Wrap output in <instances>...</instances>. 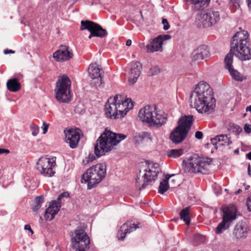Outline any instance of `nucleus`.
<instances>
[{
  "label": "nucleus",
  "instance_id": "24",
  "mask_svg": "<svg viewBox=\"0 0 251 251\" xmlns=\"http://www.w3.org/2000/svg\"><path fill=\"white\" fill-rule=\"evenodd\" d=\"M60 207L61 204L60 203L52 201L45 211L44 214L45 220L49 221H51L59 211Z\"/></svg>",
  "mask_w": 251,
  "mask_h": 251
},
{
  "label": "nucleus",
  "instance_id": "46",
  "mask_svg": "<svg viewBox=\"0 0 251 251\" xmlns=\"http://www.w3.org/2000/svg\"><path fill=\"white\" fill-rule=\"evenodd\" d=\"M24 229L25 230H28L29 232H31V233L32 234L33 233V231L32 230V229H31L30 225H26L25 226V227H24Z\"/></svg>",
  "mask_w": 251,
  "mask_h": 251
},
{
  "label": "nucleus",
  "instance_id": "3",
  "mask_svg": "<svg viewBox=\"0 0 251 251\" xmlns=\"http://www.w3.org/2000/svg\"><path fill=\"white\" fill-rule=\"evenodd\" d=\"M133 107L131 99H124L122 95H117L108 99L105 105V114L110 119L122 118Z\"/></svg>",
  "mask_w": 251,
  "mask_h": 251
},
{
  "label": "nucleus",
  "instance_id": "34",
  "mask_svg": "<svg viewBox=\"0 0 251 251\" xmlns=\"http://www.w3.org/2000/svg\"><path fill=\"white\" fill-rule=\"evenodd\" d=\"M148 133L147 132H141L136 134L134 137V141L137 143L141 142L147 136Z\"/></svg>",
  "mask_w": 251,
  "mask_h": 251
},
{
  "label": "nucleus",
  "instance_id": "14",
  "mask_svg": "<svg viewBox=\"0 0 251 251\" xmlns=\"http://www.w3.org/2000/svg\"><path fill=\"white\" fill-rule=\"evenodd\" d=\"M81 30L87 29L91 34L89 38L92 37H103L106 35L107 32L105 29H103L100 25L90 21H82L81 22Z\"/></svg>",
  "mask_w": 251,
  "mask_h": 251
},
{
  "label": "nucleus",
  "instance_id": "43",
  "mask_svg": "<svg viewBox=\"0 0 251 251\" xmlns=\"http://www.w3.org/2000/svg\"><path fill=\"white\" fill-rule=\"evenodd\" d=\"M49 126V124L44 122L43 124V133L46 134L48 131V128Z\"/></svg>",
  "mask_w": 251,
  "mask_h": 251
},
{
  "label": "nucleus",
  "instance_id": "5",
  "mask_svg": "<svg viewBox=\"0 0 251 251\" xmlns=\"http://www.w3.org/2000/svg\"><path fill=\"white\" fill-rule=\"evenodd\" d=\"M161 169L157 163L146 162L136 179V186L139 190L145 188L157 177Z\"/></svg>",
  "mask_w": 251,
  "mask_h": 251
},
{
  "label": "nucleus",
  "instance_id": "27",
  "mask_svg": "<svg viewBox=\"0 0 251 251\" xmlns=\"http://www.w3.org/2000/svg\"><path fill=\"white\" fill-rule=\"evenodd\" d=\"M210 0H184L186 3L192 4L197 10L206 7Z\"/></svg>",
  "mask_w": 251,
  "mask_h": 251
},
{
  "label": "nucleus",
  "instance_id": "22",
  "mask_svg": "<svg viewBox=\"0 0 251 251\" xmlns=\"http://www.w3.org/2000/svg\"><path fill=\"white\" fill-rule=\"evenodd\" d=\"M154 114H152L151 119H153V121H155L156 123L159 122L157 124L154 125H149V126L151 127H160L164 125L167 120V114L164 112L160 110H157L156 107L154 106Z\"/></svg>",
  "mask_w": 251,
  "mask_h": 251
},
{
  "label": "nucleus",
  "instance_id": "51",
  "mask_svg": "<svg viewBox=\"0 0 251 251\" xmlns=\"http://www.w3.org/2000/svg\"><path fill=\"white\" fill-rule=\"evenodd\" d=\"M132 41L130 39H128L126 42V45L127 46H130L131 45Z\"/></svg>",
  "mask_w": 251,
  "mask_h": 251
},
{
  "label": "nucleus",
  "instance_id": "42",
  "mask_svg": "<svg viewBox=\"0 0 251 251\" xmlns=\"http://www.w3.org/2000/svg\"><path fill=\"white\" fill-rule=\"evenodd\" d=\"M245 131L247 133L251 132V126L250 124H245L244 127Z\"/></svg>",
  "mask_w": 251,
  "mask_h": 251
},
{
  "label": "nucleus",
  "instance_id": "39",
  "mask_svg": "<svg viewBox=\"0 0 251 251\" xmlns=\"http://www.w3.org/2000/svg\"><path fill=\"white\" fill-rule=\"evenodd\" d=\"M240 0H230V7L232 9H236L239 7Z\"/></svg>",
  "mask_w": 251,
  "mask_h": 251
},
{
  "label": "nucleus",
  "instance_id": "32",
  "mask_svg": "<svg viewBox=\"0 0 251 251\" xmlns=\"http://www.w3.org/2000/svg\"><path fill=\"white\" fill-rule=\"evenodd\" d=\"M183 153V149H172L167 151V155L171 158H177Z\"/></svg>",
  "mask_w": 251,
  "mask_h": 251
},
{
  "label": "nucleus",
  "instance_id": "31",
  "mask_svg": "<svg viewBox=\"0 0 251 251\" xmlns=\"http://www.w3.org/2000/svg\"><path fill=\"white\" fill-rule=\"evenodd\" d=\"M228 72L231 76L232 78L236 81H242L244 80V76L237 70L234 68L228 70Z\"/></svg>",
  "mask_w": 251,
  "mask_h": 251
},
{
  "label": "nucleus",
  "instance_id": "7",
  "mask_svg": "<svg viewBox=\"0 0 251 251\" xmlns=\"http://www.w3.org/2000/svg\"><path fill=\"white\" fill-rule=\"evenodd\" d=\"M193 117L192 115L182 116L178 121V125L171 132L170 138L174 143L183 141L186 138L192 126Z\"/></svg>",
  "mask_w": 251,
  "mask_h": 251
},
{
  "label": "nucleus",
  "instance_id": "15",
  "mask_svg": "<svg viewBox=\"0 0 251 251\" xmlns=\"http://www.w3.org/2000/svg\"><path fill=\"white\" fill-rule=\"evenodd\" d=\"M171 38V36L169 34L159 35L156 37L151 40L150 43L147 45L146 49L148 52H154L162 51L163 50L162 45L163 43Z\"/></svg>",
  "mask_w": 251,
  "mask_h": 251
},
{
  "label": "nucleus",
  "instance_id": "57",
  "mask_svg": "<svg viewBox=\"0 0 251 251\" xmlns=\"http://www.w3.org/2000/svg\"><path fill=\"white\" fill-rule=\"evenodd\" d=\"M238 152V150L235 151V152Z\"/></svg>",
  "mask_w": 251,
  "mask_h": 251
},
{
  "label": "nucleus",
  "instance_id": "29",
  "mask_svg": "<svg viewBox=\"0 0 251 251\" xmlns=\"http://www.w3.org/2000/svg\"><path fill=\"white\" fill-rule=\"evenodd\" d=\"M180 216L186 225H189L190 222L189 216V207H186L182 209L180 213Z\"/></svg>",
  "mask_w": 251,
  "mask_h": 251
},
{
  "label": "nucleus",
  "instance_id": "10",
  "mask_svg": "<svg viewBox=\"0 0 251 251\" xmlns=\"http://www.w3.org/2000/svg\"><path fill=\"white\" fill-rule=\"evenodd\" d=\"M208 164L204 159L195 155L190 158L183 160V170L185 173H202Z\"/></svg>",
  "mask_w": 251,
  "mask_h": 251
},
{
  "label": "nucleus",
  "instance_id": "1",
  "mask_svg": "<svg viewBox=\"0 0 251 251\" xmlns=\"http://www.w3.org/2000/svg\"><path fill=\"white\" fill-rule=\"evenodd\" d=\"M190 105L200 113H212L216 105L212 89L204 81L200 82L190 96Z\"/></svg>",
  "mask_w": 251,
  "mask_h": 251
},
{
  "label": "nucleus",
  "instance_id": "52",
  "mask_svg": "<svg viewBox=\"0 0 251 251\" xmlns=\"http://www.w3.org/2000/svg\"><path fill=\"white\" fill-rule=\"evenodd\" d=\"M248 7L250 9H251V0H247Z\"/></svg>",
  "mask_w": 251,
  "mask_h": 251
},
{
  "label": "nucleus",
  "instance_id": "47",
  "mask_svg": "<svg viewBox=\"0 0 251 251\" xmlns=\"http://www.w3.org/2000/svg\"><path fill=\"white\" fill-rule=\"evenodd\" d=\"M15 53V51L13 50H12L6 49V50H4V53L5 54H7L9 53Z\"/></svg>",
  "mask_w": 251,
  "mask_h": 251
},
{
  "label": "nucleus",
  "instance_id": "48",
  "mask_svg": "<svg viewBox=\"0 0 251 251\" xmlns=\"http://www.w3.org/2000/svg\"><path fill=\"white\" fill-rule=\"evenodd\" d=\"M9 153V151L4 149L0 148V154L2 153Z\"/></svg>",
  "mask_w": 251,
  "mask_h": 251
},
{
  "label": "nucleus",
  "instance_id": "16",
  "mask_svg": "<svg viewBox=\"0 0 251 251\" xmlns=\"http://www.w3.org/2000/svg\"><path fill=\"white\" fill-rule=\"evenodd\" d=\"M64 133L66 141L69 144L70 148H75L79 142L81 135V130L78 128H72L65 130Z\"/></svg>",
  "mask_w": 251,
  "mask_h": 251
},
{
  "label": "nucleus",
  "instance_id": "23",
  "mask_svg": "<svg viewBox=\"0 0 251 251\" xmlns=\"http://www.w3.org/2000/svg\"><path fill=\"white\" fill-rule=\"evenodd\" d=\"M209 54V50L206 46H201L193 52L192 59L193 61H201L207 58Z\"/></svg>",
  "mask_w": 251,
  "mask_h": 251
},
{
  "label": "nucleus",
  "instance_id": "4",
  "mask_svg": "<svg viewBox=\"0 0 251 251\" xmlns=\"http://www.w3.org/2000/svg\"><path fill=\"white\" fill-rule=\"evenodd\" d=\"M126 138V135L124 134H117L106 129L97 140L94 148L95 154L98 157L104 155Z\"/></svg>",
  "mask_w": 251,
  "mask_h": 251
},
{
  "label": "nucleus",
  "instance_id": "41",
  "mask_svg": "<svg viewBox=\"0 0 251 251\" xmlns=\"http://www.w3.org/2000/svg\"><path fill=\"white\" fill-rule=\"evenodd\" d=\"M162 23L163 25L164 30H167L170 28V25L168 22V21L166 19H163L162 20Z\"/></svg>",
  "mask_w": 251,
  "mask_h": 251
},
{
  "label": "nucleus",
  "instance_id": "20",
  "mask_svg": "<svg viewBox=\"0 0 251 251\" xmlns=\"http://www.w3.org/2000/svg\"><path fill=\"white\" fill-rule=\"evenodd\" d=\"M141 65L138 61L131 63L128 74V81L130 84H134L141 74Z\"/></svg>",
  "mask_w": 251,
  "mask_h": 251
},
{
  "label": "nucleus",
  "instance_id": "8",
  "mask_svg": "<svg viewBox=\"0 0 251 251\" xmlns=\"http://www.w3.org/2000/svg\"><path fill=\"white\" fill-rule=\"evenodd\" d=\"M71 81L65 75H59L54 90L56 99L60 102L66 103L71 100Z\"/></svg>",
  "mask_w": 251,
  "mask_h": 251
},
{
  "label": "nucleus",
  "instance_id": "17",
  "mask_svg": "<svg viewBox=\"0 0 251 251\" xmlns=\"http://www.w3.org/2000/svg\"><path fill=\"white\" fill-rule=\"evenodd\" d=\"M73 56V53L69 47L61 46L53 54V57L57 62H62L69 60Z\"/></svg>",
  "mask_w": 251,
  "mask_h": 251
},
{
  "label": "nucleus",
  "instance_id": "11",
  "mask_svg": "<svg viewBox=\"0 0 251 251\" xmlns=\"http://www.w3.org/2000/svg\"><path fill=\"white\" fill-rule=\"evenodd\" d=\"M220 19L218 11L208 9L201 12L197 16L199 25L203 27H210L216 24Z\"/></svg>",
  "mask_w": 251,
  "mask_h": 251
},
{
  "label": "nucleus",
  "instance_id": "12",
  "mask_svg": "<svg viewBox=\"0 0 251 251\" xmlns=\"http://www.w3.org/2000/svg\"><path fill=\"white\" fill-rule=\"evenodd\" d=\"M90 239L84 229L75 230L74 236L72 237V245L75 251H86L89 248Z\"/></svg>",
  "mask_w": 251,
  "mask_h": 251
},
{
  "label": "nucleus",
  "instance_id": "13",
  "mask_svg": "<svg viewBox=\"0 0 251 251\" xmlns=\"http://www.w3.org/2000/svg\"><path fill=\"white\" fill-rule=\"evenodd\" d=\"M56 166V157H41L36 164V168L40 173L46 176H53L55 172L54 170Z\"/></svg>",
  "mask_w": 251,
  "mask_h": 251
},
{
  "label": "nucleus",
  "instance_id": "49",
  "mask_svg": "<svg viewBox=\"0 0 251 251\" xmlns=\"http://www.w3.org/2000/svg\"><path fill=\"white\" fill-rule=\"evenodd\" d=\"M92 160H93V158L91 159L90 158V156H89L88 158H86L85 160H83V163H85V162L86 161V163H89V161H92Z\"/></svg>",
  "mask_w": 251,
  "mask_h": 251
},
{
  "label": "nucleus",
  "instance_id": "33",
  "mask_svg": "<svg viewBox=\"0 0 251 251\" xmlns=\"http://www.w3.org/2000/svg\"><path fill=\"white\" fill-rule=\"evenodd\" d=\"M44 202V197L42 196L37 197L34 201V205L32 207V210L37 212L41 207Z\"/></svg>",
  "mask_w": 251,
  "mask_h": 251
},
{
  "label": "nucleus",
  "instance_id": "53",
  "mask_svg": "<svg viewBox=\"0 0 251 251\" xmlns=\"http://www.w3.org/2000/svg\"><path fill=\"white\" fill-rule=\"evenodd\" d=\"M246 156L248 159L251 160V151L247 153Z\"/></svg>",
  "mask_w": 251,
  "mask_h": 251
},
{
  "label": "nucleus",
  "instance_id": "55",
  "mask_svg": "<svg viewBox=\"0 0 251 251\" xmlns=\"http://www.w3.org/2000/svg\"><path fill=\"white\" fill-rule=\"evenodd\" d=\"M250 188V186L249 185H247L245 187V190H248L249 189V188Z\"/></svg>",
  "mask_w": 251,
  "mask_h": 251
},
{
  "label": "nucleus",
  "instance_id": "21",
  "mask_svg": "<svg viewBox=\"0 0 251 251\" xmlns=\"http://www.w3.org/2000/svg\"><path fill=\"white\" fill-rule=\"evenodd\" d=\"M139 227L138 225H135L131 221H127L121 226L117 233V237L119 240H123L126 234L134 231Z\"/></svg>",
  "mask_w": 251,
  "mask_h": 251
},
{
  "label": "nucleus",
  "instance_id": "45",
  "mask_svg": "<svg viewBox=\"0 0 251 251\" xmlns=\"http://www.w3.org/2000/svg\"><path fill=\"white\" fill-rule=\"evenodd\" d=\"M195 137L198 139H201L203 137V133L201 131H196L195 133Z\"/></svg>",
  "mask_w": 251,
  "mask_h": 251
},
{
  "label": "nucleus",
  "instance_id": "56",
  "mask_svg": "<svg viewBox=\"0 0 251 251\" xmlns=\"http://www.w3.org/2000/svg\"><path fill=\"white\" fill-rule=\"evenodd\" d=\"M241 191H242V190L241 189H239L238 190V191L237 192V193L238 194V193H240Z\"/></svg>",
  "mask_w": 251,
  "mask_h": 251
},
{
  "label": "nucleus",
  "instance_id": "40",
  "mask_svg": "<svg viewBox=\"0 0 251 251\" xmlns=\"http://www.w3.org/2000/svg\"><path fill=\"white\" fill-rule=\"evenodd\" d=\"M69 197V194L68 192H64L61 193L58 197L57 200H55L54 201H57L61 204L60 201L63 198H68Z\"/></svg>",
  "mask_w": 251,
  "mask_h": 251
},
{
  "label": "nucleus",
  "instance_id": "37",
  "mask_svg": "<svg viewBox=\"0 0 251 251\" xmlns=\"http://www.w3.org/2000/svg\"><path fill=\"white\" fill-rule=\"evenodd\" d=\"M194 240L198 243H202L205 240V237L202 235L196 234L194 236Z\"/></svg>",
  "mask_w": 251,
  "mask_h": 251
},
{
  "label": "nucleus",
  "instance_id": "28",
  "mask_svg": "<svg viewBox=\"0 0 251 251\" xmlns=\"http://www.w3.org/2000/svg\"><path fill=\"white\" fill-rule=\"evenodd\" d=\"M6 85L7 89L11 92H17L21 88V84L16 78L8 80Z\"/></svg>",
  "mask_w": 251,
  "mask_h": 251
},
{
  "label": "nucleus",
  "instance_id": "6",
  "mask_svg": "<svg viewBox=\"0 0 251 251\" xmlns=\"http://www.w3.org/2000/svg\"><path fill=\"white\" fill-rule=\"evenodd\" d=\"M106 165L104 163L97 164L89 168L83 175L82 179L88 183L89 189L99 183L106 174Z\"/></svg>",
  "mask_w": 251,
  "mask_h": 251
},
{
  "label": "nucleus",
  "instance_id": "35",
  "mask_svg": "<svg viewBox=\"0 0 251 251\" xmlns=\"http://www.w3.org/2000/svg\"><path fill=\"white\" fill-rule=\"evenodd\" d=\"M161 72L160 68L157 65L152 66L149 71V75H154L158 74Z\"/></svg>",
  "mask_w": 251,
  "mask_h": 251
},
{
  "label": "nucleus",
  "instance_id": "50",
  "mask_svg": "<svg viewBox=\"0 0 251 251\" xmlns=\"http://www.w3.org/2000/svg\"><path fill=\"white\" fill-rule=\"evenodd\" d=\"M248 173L249 175L251 177V165H250V164L249 165L248 167Z\"/></svg>",
  "mask_w": 251,
  "mask_h": 251
},
{
  "label": "nucleus",
  "instance_id": "26",
  "mask_svg": "<svg viewBox=\"0 0 251 251\" xmlns=\"http://www.w3.org/2000/svg\"><path fill=\"white\" fill-rule=\"evenodd\" d=\"M211 144L215 146L216 149L223 146H228L232 142L226 135H220L216 136L211 139Z\"/></svg>",
  "mask_w": 251,
  "mask_h": 251
},
{
  "label": "nucleus",
  "instance_id": "9",
  "mask_svg": "<svg viewBox=\"0 0 251 251\" xmlns=\"http://www.w3.org/2000/svg\"><path fill=\"white\" fill-rule=\"evenodd\" d=\"M223 221L215 229L217 234H220L228 228L231 223L237 218V209L234 205H229L223 208Z\"/></svg>",
  "mask_w": 251,
  "mask_h": 251
},
{
  "label": "nucleus",
  "instance_id": "18",
  "mask_svg": "<svg viewBox=\"0 0 251 251\" xmlns=\"http://www.w3.org/2000/svg\"><path fill=\"white\" fill-rule=\"evenodd\" d=\"M153 112L154 105H147L140 110L138 117L142 122L147 123L148 125L154 124L155 125V124H157V123L151 118V116L154 114ZM158 123L159 124V122Z\"/></svg>",
  "mask_w": 251,
  "mask_h": 251
},
{
  "label": "nucleus",
  "instance_id": "44",
  "mask_svg": "<svg viewBox=\"0 0 251 251\" xmlns=\"http://www.w3.org/2000/svg\"><path fill=\"white\" fill-rule=\"evenodd\" d=\"M246 204L249 210L251 211V195L247 199Z\"/></svg>",
  "mask_w": 251,
  "mask_h": 251
},
{
  "label": "nucleus",
  "instance_id": "38",
  "mask_svg": "<svg viewBox=\"0 0 251 251\" xmlns=\"http://www.w3.org/2000/svg\"><path fill=\"white\" fill-rule=\"evenodd\" d=\"M233 133L235 135H239V133L242 131V128L237 125L233 124L231 128Z\"/></svg>",
  "mask_w": 251,
  "mask_h": 251
},
{
  "label": "nucleus",
  "instance_id": "2",
  "mask_svg": "<svg viewBox=\"0 0 251 251\" xmlns=\"http://www.w3.org/2000/svg\"><path fill=\"white\" fill-rule=\"evenodd\" d=\"M249 40L248 32L245 30L237 32L233 36L231 42L230 51L225 58V68L228 71L233 68V54L232 51L242 61L251 59V48Z\"/></svg>",
  "mask_w": 251,
  "mask_h": 251
},
{
  "label": "nucleus",
  "instance_id": "36",
  "mask_svg": "<svg viewBox=\"0 0 251 251\" xmlns=\"http://www.w3.org/2000/svg\"><path fill=\"white\" fill-rule=\"evenodd\" d=\"M30 129L31 131L32 135L34 136H36L39 131V127L37 125L31 124L30 125Z\"/></svg>",
  "mask_w": 251,
  "mask_h": 251
},
{
  "label": "nucleus",
  "instance_id": "25",
  "mask_svg": "<svg viewBox=\"0 0 251 251\" xmlns=\"http://www.w3.org/2000/svg\"><path fill=\"white\" fill-rule=\"evenodd\" d=\"M249 231V228L245 223H238L234 227L233 235L237 239H244L247 236Z\"/></svg>",
  "mask_w": 251,
  "mask_h": 251
},
{
  "label": "nucleus",
  "instance_id": "30",
  "mask_svg": "<svg viewBox=\"0 0 251 251\" xmlns=\"http://www.w3.org/2000/svg\"><path fill=\"white\" fill-rule=\"evenodd\" d=\"M169 179L170 177H166L165 179L160 182L158 189V192L160 194H163L169 188L170 186L168 184V180Z\"/></svg>",
  "mask_w": 251,
  "mask_h": 251
},
{
  "label": "nucleus",
  "instance_id": "19",
  "mask_svg": "<svg viewBox=\"0 0 251 251\" xmlns=\"http://www.w3.org/2000/svg\"><path fill=\"white\" fill-rule=\"evenodd\" d=\"M89 77L93 80H96L100 85L102 83L101 79L103 75V71L100 66L96 63L91 64L88 69Z\"/></svg>",
  "mask_w": 251,
  "mask_h": 251
},
{
  "label": "nucleus",
  "instance_id": "54",
  "mask_svg": "<svg viewBox=\"0 0 251 251\" xmlns=\"http://www.w3.org/2000/svg\"><path fill=\"white\" fill-rule=\"evenodd\" d=\"M247 111H250L251 112V105L250 106H248L246 108Z\"/></svg>",
  "mask_w": 251,
  "mask_h": 251
}]
</instances>
